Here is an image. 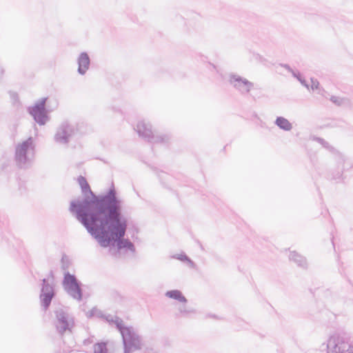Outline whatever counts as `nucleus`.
<instances>
[{"mask_svg": "<svg viewBox=\"0 0 353 353\" xmlns=\"http://www.w3.org/2000/svg\"><path fill=\"white\" fill-rule=\"evenodd\" d=\"M54 314L53 325L59 335L63 336L66 333L72 334L75 326L74 316L62 307L56 309Z\"/></svg>", "mask_w": 353, "mask_h": 353, "instance_id": "obj_6", "label": "nucleus"}, {"mask_svg": "<svg viewBox=\"0 0 353 353\" xmlns=\"http://www.w3.org/2000/svg\"><path fill=\"white\" fill-rule=\"evenodd\" d=\"M163 185L165 187V184H163ZM166 188H167V189H169V187L166 186Z\"/></svg>", "mask_w": 353, "mask_h": 353, "instance_id": "obj_40", "label": "nucleus"}, {"mask_svg": "<svg viewBox=\"0 0 353 353\" xmlns=\"http://www.w3.org/2000/svg\"><path fill=\"white\" fill-rule=\"evenodd\" d=\"M95 311H96V308L93 307L91 310L89 311V312L88 314V316L92 317L94 315Z\"/></svg>", "mask_w": 353, "mask_h": 353, "instance_id": "obj_33", "label": "nucleus"}, {"mask_svg": "<svg viewBox=\"0 0 353 353\" xmlns=\"http://www.w3.org/2000/svg\"><path fill=\"white\" fill-rule=\"evenodd\" d=\"M77 132V128L68 121H63L57 128L54 140L56 143L68 144L70 139Z\"/></svg>", "mask_w": 353, "mask_h": 353, "instance_id": "obj_11", "label": "nucleus"}, {"mask_svg": "<svg viewBox=\"0 0 353 353\" xmlns=\"http://www.w3.org/2000/svg\"><path fill=\"white\" fill-rule=\"evenodd\" d=\"M101 318L103 319L106 322H108L110 325L114 324L115 327L118 330L119 325H121V327H124L125 325L123 323V321L117 316H112L111 314H101L100 316Z\"/></svg>", "mask_w": 353, "mask_h": 353, "instance_id": "obj_17", "label": "nucleus"}, {"mask_svg": "<svg viewBox=\"0 0 353 353\" xmlns=\"http://www.w3.org/2000/svg\"><path fill=\"white\" fill-rule=\"evenodd\" d=\"M197 243L199 245V246H200L201 249V250H203V245H202L201 243L199 241H197Z\"/></svg>", "mask_w": 353, "mask_h": 353, "instance_id": "obj_37", "label": "nucleus"}, {"mask_svg": "<svg viewBox=\"0 0 353 353\" xmlns=\"http://www.w3.org/2000/svg\"><path fill=\"white\" fill-rule=\"evenodd\" d=\"M210 316H211V317H212V318H214V319H216V318H217V317H216V316L215 314L210 315Z\"/></svg>", "mask_w": 353, "mask_h": 353, "instance_id": "obj_38", "label": "nucleus"}, {"mask_svg": "<svg viewBox=\"0 0 353 353\" xmlns=\"http://www.w3.org/2000/svg\"><path fill=\"white\" fill-rule=\"evenodd\" d=\"M154 170L156 171V173H157L158 177L159 178L160 181H161L162 184H164V183L163 182V179H167V178L170 177L167 173H165L163 171H159L156 169Z\"/></svg>", "mask_w": 353, "mask_h": 353, "instance_id": "obj_27", "label": "nucleus"}, {"mask_svg": "<svg viewBox=\"0 0 353 353\" xmlns=\"http://www.w3.org/2000/svg\"><path fill=\"white\" fill-rule=\"evenodd\" d=\"M292 76L294 78H296L303 86H304L307 89L310 88V85L305 79V78L302 76L300 72L296 70L294 72L292 73Z\"/></svg>", "mask_w": 353, "mask_h": 353, "instance_id": "obj_22", "label": "nucleus"}, {"mask_svg": "<svg viewBox=\"0 0 353 353\" xmlns=\"http://www.w3.org/2000/svg\"><path fill=\"white\" fill-rule=\"evenodd\" d=\"M118 331L121 335L123 353H132L142 348V337L137 333L132 326L125 325L121 327L119 325Z\"/></svg>", "mask_w": 353, "mask_h": 353, "instance_id": "obj_5", "label": "nucleus"}, {"mask_svg": "<svg viewBox=\"0 0 353 353\" xmlns=\"http://www.w3.org/2000/svg\"><path fill=\"white\" fill-rule=\"evenodd\" d=\"M134 129L140 137L150 143H168L170 139L168 134L154 135L152 130V125L145 121H139Z\"/></svg>", "mask_w": 353, "mask_h": 353, "instance_id": "obj_9", "label": "nucleus"}, {"mask_svg": "<svg viewBox=\"0 0 353 353\" xmlns=\"http://www.w3.org/2000/svg\"><path fill=\"white\" fill-rule=\"evenodd\" d=\"M128 227V216L91 224L85 228L87 232L102 248H109L112 255L117 256L124 249L134 252V243L125 239Z\"/></svg>", "mask_w": 353, "mask_h": 353, "instance_id": "obj_1", "label": "nucleus"}, {"mask_svg": "<svg viewBox=\"0 0 353 353\" xmlns=\"http://www.w3.org/2000/svg\"><path fill=\"white\" fill-rule=\"evenodd\" d=\"M51 279H43L41 283L39 300L42 310L46 312L50 307L52 299L56 296L57 292L54 288V276L51 271L50 273Z\"/></svg>", "mask_w": 353, "mask_h": 353, "instance_id": "obj_8", "label": "nucleus"}, {"mask_svg": "<svg viewBox=\"0 0 353 353\" xmlns=\"http://www.w3.org/2000/svg\"><path fill=\"white\" fill-rule=\"evenodd\" d=\"M69 266L70 261L65 255H63L61 258V268L63 270H66L69 268Z\"/></svg>", "mask_w": 353, "mask_h": 353, "instance_id": "obj_25", "label": "nucleus"}, {"mask_svg": "<svg viewBox=\"0 0 353 353\" xmlns=\"http://www.w3.org/2000/svg\"><path fill=\"white\" fill-rule=\"evenodd\" d=\"M94 353H108L107 342H97L94 345Z\"/></svg>", "mask_w": 353, "mask_h": 353, "instance_id": "obj_20", "label": "nucleus"}, {"mask_svg": "<svg viewBox=\"0 0 353 353\" xmlns=\"http://www.w3.org/2000/svg\"><path fill=\"white\" fill-rule=\"evenodd\" d=\"M314 140L316 141L318 143H319L323 148L329 150H332L334 148L330 145L329 143L326 141L325 139L321 137H314Z\"/></svg>", "mask_w": 353, "mask_h": 353, "instance_id": "obj_24", "label": "nucleus"}, {"mask_svg": "<svg viewBox=\"0 0 353 353\" xmlns=\"http://www.w3.org/2000/svg\"><path fill=\"white\" fill-rule=\"evenodd\" d=\"M62 286L64 291L73 299L80 302L83 300V284L75 274L66 271L63 274Z\"/></svg>", "mask_w": 353, "mask_h": 353, "instance_id": "obj_7", "label": "nucleus"}, {"mask_svg": "<svg viewBox=\"0 0 353 353\" xmlns=\"http://www.w3.org/2000/svg\"><path fill=\"white\" fill-rule=\"evenodd\" d=\"M3 72H4V70L1 67H0V79L2 77Z\"/></svg>", "mask_w": 353, "mask_h": 353, "instance_id": "obj_34", "label": "nucleus"}, {"mask_svg": "<svg viewBox=\"0 0 353 353\" xmlns=\"http://www.w3.org/2000/svg\"><path fill=\"white\" fill-rule=\"evenodd\" d=\"M274 124L284 131H290L292 129V124L286 118L281 116L276 118Z\"/></svg>", "mask_w": 353, "mask_h": 353, "instance_id": "obj_19", "label": "nucleus"}, {"mask_svg": "<svg viewBox=\"0 0 353 353\" xmlns=\"http://www.w3.org/2000/svg\"><path fill=\"white\" fill-rule=\"evenodd\" d=\"M343 173L341 170L337 168V170L332 174L331 179L332 180H340L342 178Z\"/></svg>", "mask_w": 353, "mask_h": 353, "instance_id": "obj_28", "label": "nucleus"}, {"mask_svg": "<svg viewBox=\"0 0 353 353\" xmlns=\"http://www.w3.org/2000/svg\"><path fill=\"white\" fill-rule=\"evenodd\" d=\"M310 80H311V83H312V85L310 87L313 91L316 90L317 89H319L320 88L319 81L316 79L311 78Z\"/></svg>", "mask_w": 353, "mask_h": 353, "instance_id": "obj_29", "label": "nucleus"}, {"mask_svg": "<svg viewBox=\"0 0 353 353\" xmlns=\"http://www.w3.org/2000/svg\"><path fill=\"white\" fill-rule=\"evenodd\" d=\"M77 63L78 73L81 75H84L89 69L90 65V59L86 52H83L79 54L77 59Z\"/></svg>", "mask_w": 353, "mask_h": 353, "instance_id": "obj_14", "label": "nucleus"}, {"mask_svg": "<svg viewBox=\"0 0 353 353\" xmlns=\"http://www.w3.org/2000/svg\"><path fill=\"white\" fill-rule=\"evenodd\" d=\"M123 201L119 197L112 182L110 188L103 193L85 198L81 207L92 217V224L128 216L123 210Z\"/></svg>", "mask_w": 353, "mask_h": 353, "instance_id": "obj_2", "label": "nucleus"}, {"mask_svg": "<svg viewBox=\"0 0 353 353\" xmlns=\"http://www.w3.org/2000/svg\"><path fill=\"white\" fill-rule=\"evenodd\" d=\"M165 296L181 303H185L188 302V299L179 290H168L165 292Z\"/></svg>", "mask_w": 353, "mask_h": 353, "instance_id": "obj_18", "label": "nucleus"}, {"mask_svg": "<svg viewBox=\"0 0 353 353\" xmlns=\"http://www.w3.org/2000/svg\"><path fill=\"white\" fill-rule=\"evenodd\" d=\"M331 241H332L333 247L334 248V236L333 235H332Z\"/></svg>", "mask_w": 353, "mask_h": 353, "instance_id": "obj_36", "label": "nucleus"}, {"mask_svg": "<svg viewBox=\"0 0 353 353\" xmlns=\"http://www.w3.org/2000/svg\"><path fill=\"white\" fill-rule=\"evenodd\" d=\"M280 65L285 69H286L288 72H290L292 74L293 72H294L296 70H294L290 65L287 63H280Z\"/></svg>", "mask_w": 353, "mask_h": 353, "instance_id": "obj_30", "label": "nucleus"}, {"mask_svg": "<svg viewBox=\"0 0 353 353\" xmlns=\"http://www.w3.org/2000/svg\"><path fill=\"white\" fill-rule=\"evenodd\" d=\"M78 182L83 196L72 200L70 203L69 210L77 220L79 221L85 228H86L92 224V217L85 212L86 210L81 206V202L85 198L93 197V195L97 194L92 191L89 183L84 176H79L78 178Z\"/></svg>", "mask_w": 353, "mask_h": 353, "instance_id": "obj_3", "label": "nucleus"}, {"mask_svg": "<svg viewBox=\"0 0 353 353\" xmlns=\"http://www.w3.org/2000/svg\"><path fill=\"white\" fill-rule=\"evenodd\" d=\"M144 353H155L152 349H147Z\"/></svg>", "mask_w": 353, "mask_h": 353, "instance_id": "obj_35", "label": "nucleus"}, {"mask_svg": "<svg viewBox=\"0 0 353 353\" xmlns=\"http://www.w3.org/2000/svg\"><path fill=\"white\" fill-rule=\"evenodd\" d=\"M46 97L41 98L33 105L27 108L28 113L41 126L46 125L50 119V110L46 108Z\"/></svg>", "mask_w": 353, "mask_h": 353, "instance_id": "obj_10", "label": "nucleus"}, {"mask_svg": "<svg viewBox=\"0 0 353 353\" xmlns=\"http://www.w3.org/2000/svg\"><path fill=\"white\" fill-rule=\"evenodd\" d=\"M228 82L242 95L249 94L254 87L252 82L234 73H230L229 74Z\"/></svg>", "mask_w": 353, "mask_h": 353, "instance_id": "obj_12", "label": "nucleus"}, {"mask_svg": "<svg viewBox=\"0 0 353 353\" xmlns=\"http://www.w3.org/2000/svg\"><path fill=\"white\" fill-rule=\"evenodd\" d=\"M179 312L183 316H188L190 314L195 313V310L192 308H187L185 305H181L179 307Z\"/></svg>", "mask_w": 353, "mask_h": 353, "instance_id": "obj_23", "label": "nucleus"}, {"mask_svg": "<svg viewBox=\"0 0 353 353\" xmlns=\"http://www.w3.org/2000/svg\"><path fill=\"white\" fill-rule=\"evenodd\" d=\"M327 347V353H353V345L340 337H330Z\"/></svg>", "mask_w": 353, "mask_h": 353, "instance_id": "obj_13", "label": "nucleus"}, {"mask_svg": "<svg viewBox=\"0 0 353 353\" xmlns=\"http://www.w3.org/2000/svg\"><path fill=\"white\" fill-rule=\"evenodd\" d=\"M289 259L294 262L300 268L303 270H307L308 268L307 259L296 251L290 252Z\"/></svg>", "mask_w": 353, "mask_h": 353, "instance_id": "obj_15", "label": "nucleus"}, {"mask_svg": "<svg viewBox=\"0 0 353 353\" xmlns=\"http://www.w3.org/2000/svg\"><path fill=\"white\" fill-rule=\"evenodd\" d=\"M210 65L213 67V68L216 69V66L214 64H210Z\"/></svg>", "mask_w": 353, "mask_h": 353, "instance_id": "obj_39", "label": "nucleus"}, {"mask_svg": "<svg viewBox=\"0 0 353 353\" xmlns=\"http://www.w3.org/2000/svg\"><path fill=\"white\" fill-rule=\"evenodd\" d=\"M35 144L32 137H29L15 146L14 161L19 169L28 170L33 163Z\"/></svg>", "mask_w": 353, "mask_h": 353, "instance_id": "obj_4", "label": "nucleus"}, {"mask_svg": "<svg viewBox=\"0 0 353 353\" xmlns=\"http://www.w3.org/2000/svg\"><path fill=\"white\" fill-rule=\"evenodd\" d=\"M316 90H317V94H321V95H322L324 97H327L326 94H327V92L325 90L324 88L320 87Z\"/></svg>", "mask_w": 353, "mask_h": 353, "instance_id": "obj_31", "label": "nucleus"}, {"mask_svg": "<svg viewBox=\"0 0 353 353\" xmlns=\"http://www.w3.org/2000/svg\"><path fill=\"white\" fill-rule=\"evenodd\" d=\"M330 100L337 106H341L350 102V100L347 98H341L336 96H331Z\"/></svg>", "mask_w": 353, "mask_h": 353, "instance_id": "obj_21", "label": "nucleus"}, {"mask_svg": "<svg viewBox=\"0 0 353 353\" xmlns=\"http://www.w3.org/2000/svg\"><path fill=\"white\" fill-rule=\"evenodd\" d=\"M186 262H188V264L190 265V266L191 268H196V264H195V263H194L192 260H191L190 258H189V260H187V261H186Z\"/></svg>", "mask_w": 353, "mask_h": 353, "instance_id": "obj_32", "label": "nucleus"}, {"mask_svg": "<svg viewBox=\"0 0 353 353\" xmlns=\"http://www.w3.org/2000/svg\"><path fill=\"white\" fill-rule=\"evenodd\" d=\"M172 258L180 260L183 262H186L187 260H189V257L185 253L174 254L172 256Z\"/></svg>", "mask_w": 353, "mask_h": 353, "instance_id": "obj_26", "label": "nucleus"}, {"mask_svg": "<svg viewBox=\"0 0 353 353\" xmlns=\"http://www.w3.org/2000/svg\"><path fill=\"white\" fill-rule=\"evenodd\" d=\"M336 163L337 168L341 170L342 172L350 170L353 166L351 160L342 154L337 156Z\"/></svg>", "mask_w": 353, "mask_h": 353, "instance_id": "obj_16", "label": "nucleus"}]
</instances>
